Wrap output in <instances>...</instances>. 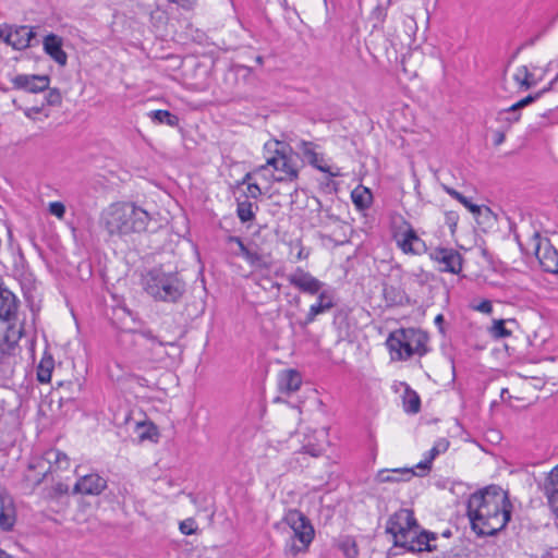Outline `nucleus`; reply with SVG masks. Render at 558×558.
<instances>
[{
    "label": "nucleus",
    "instance_id": "1",
    "mask_svg": "<svg viewBox=\"0 0 558 558\" xmlns=\"http://www.w3.org/2000/svg\"><path fill=\"white\" fill-rule=\"evenodd\" d=\"M468 515L478 535L492 536L501 531L511 517L507 494L495 487L473 494L468 501Z\"/></svg>",
    "mask_w": 558,
    "mask_h": 558
},
{
    "label": "nucleus",
    "instance_id": "2",
    "mask_svg": "<svg viewBox=\"0 0 558 558\" xmlns=\"http://www.w3.org/2000/svg\"><path fill=\"white\" fill-rule=\"evenodd\" d=\"M386 532L391 534L396 547L404 549L403 554H420L424 553V549H430L428 536L433 535L421 531L411 509L401 508L392 513L387 521Z\"/></svg>",
    "mask_w": 558,
    "mask_h": 558
},
{
    "label": "nucleus",
    "instance_id": "3",
    "mask_svg": "<svg viewBox=\"0 0 558 558\" xmlns=\"http://www.w3.org/2000/svg\"><path fill=\"white\" fill-rule=\"evenodd\" d=\"M265 151L270 155L266 157L265 165H262L256 172L269 171L270 178L275 182L293 184V192H298L296 181L300 174V165L298 155L292 148L280 141H269L264 146Z\"/></svg>",
    "mask_w": 558,
    "mask_h": 558
},
{
    "label": "nucleus",
    "instance_id": "4",
    "mask_svg": "<svg viewBox=\"0 0 558 558\" xmlns=\"http://www.w3.org/2000/svg\"><path fill=\"white\" fill-rule=\"evenodd\" d=\"M149 220L148 213L133 203L112 204L102 215L108 233L119 236L145 231Z\"/></svg>",
    "mask_w": 558,
    "mask_h": 558
},
{
    "label": "nucleus",
    "instance_id": "5",
    "mask_svg": "<svg viewBox=\"0 0 558 558\" xmlns=\"http://www.w3.org/2000/svg\"><path fill=\"white\" fill-rule=\"evenodd\" d=\"M145 291L156 301L177 303L185 292V283L175 271L161 267L149 269L143 278Z\"/></svg>",
    "mask_w": 558,
    "mask_h": 558
},
{
    "label": "nucleus",
    "instance_id": "6",
    "mask_svg": "<svg viewBox=\"0 0 558 558\" xmlns=\"http://www.w3.org/2000/svg\"><path fill=\"white\" fill-rule=\"evenodd\" d=\"M428 336L415 328H400L389 333L386 344L393 361H405L414 354L427 353Z\"/></svg>",
    "mask_w": 558,
    "mask_h": 558
},
{
    "label": "nucleus",
    "instance_id": "7",
    "mask_svg": "<svg viewBox=\"0 0 558 558\" xmlns=\"http://www.w3.org/2000/svg\"><path fill=\"white\" fill-rule=\"evenodd\" d=\"M286 521L293 531L290 545L292 554L303 553L314 538V527L310 520L299 510L289 511L286 515Z\"/></svg>",
    "mask_w": 558,
    "mask_h": 558
},
{
    "label": "nucleus",
    "instance_id": "8",
    "mask_svg": "<svg viewBox=\"0 0 558 558\" xmlns=\"http://www.w3.org/2000/svg\"><path fill=\"white\" fill-rule=\"evenodd\" d=\"M70 468V458L62 451L50 448L46 450L40 457L34 459L29 464V470L37 472L39 476L36 482L39 484L48 475L58 474L59 472L66 471Z\"/></svg>",
    "mask_w": 558,
    "mask_h": 558
},
{
    "label": "nucleus",
    "instance_id": "9",
    "mask_svg": "<svg viewBox=\"0 0 558 558\" xmlns=\"http://www.w3.org/2000/svg\"><path fill=\"white\" fill-rule=\"evenodd\" d=\"M534 253L544 271L558 274V251L550 241L538 233L533 235Z\"/></svg>",
    "mask_w": 558,
    "mask_h": 558
},
{
    "label": "nucleus",
    "instance_id": "10",
    "mask_svg": "<svg viewBox=\"0 0 558 558\" xmlns=\"http://www.w3.org/2000/svg\"><path fill=\"white\" fill-rule=\"evenodd\" d=\"M429 256L440 265V271L459 274L462 270L463 258L454 248L436 247L430 252Z\"/></svg>",
    "mask_w": 558,
    "mask_h": 558
},
{
    "label": "nucleus",
    "instance_id": "11",
    "mask_svg": "<svg viewBox=\"0 0 558 558\" xmlns=\"http://www.w3.org/2000/svg\"><path fill=\"white\" fill-rule=\"evenodd\" d=\"M289 283L303 293L315 295L319 293L324 283L312 276L308 271L298 267L287 277Z\"/></svg>",
    "mask_w": 558,
    "mask_h": 558
},
{
    "label": "nucleus",
    "instance_id": "12",
    "mask_svg": "<svg viewBox=\"0 0 558 558\" xmlns=\"http://www.w3.org/2000/svg\"><path fill=\"white\" fill-rule=\"evenodd\" d=\"M11 82L14 89L37 94L48 89L50 77L48 75L19 74Z\"/></svg>",
    "mask_w": 558,
    "mask_h": 558
},
{
    "label": "nucleus",
    "instance_id": "13",
    "mask_svg": "<svg viewBox=\"0 0 558 558\" xmlns=\"http://www.w3.org/2000/svg\"><path fill=\"white\" fill-rule=\"evenodd\" d=\"M35 31L27 25L13 26L8 25V34L5 36V44L16 50H23L31 46V41L35 38Z\"/></svg>",
    "mask_w": 558,
    "mask_h": 558
},
{
    "label": "nucleus",
    "instance_id": "14",
    "mask_svg": "<svg viewBox=\"0 0 558 558\" xmlns=\"http://www.w3.org/2000/svg\"><path fill=\"white\" fill-rule=\"evenodd\" d=\"M303 156L307 159L308 163L317 170L327 173L330 178L341 175L340 169H332L324 163L323 156L316 153V145L312 142L301 141L298 145Z\"/></svg>",
    "mask_w": 558,
    "mask_h": 558
},
{
    "label": "nucleus",
    "instance_id": "15",
    "mask_svg": "<svg viewBox=\"0 0 558 558\" xmlns=\"http://www.w3.org/2000/svg\"><path fill=\"white\" fill-rule=\"evenodd\" d=\"M107 487V481L97 473L81 476L73 487L74 494L99 495Z\"/></svg>",
    "mask_w": 558,
    "mask_h": 558
},
{
    "label": "nucleus",
    "instance_id": "16",
    "mask_svg": "<svg viewBox=\"0 0 558 558\" xmlns=\"http://www.w3.org/2000/svg\"><path fill=\"white\" fill-rule=\"evenodd\" d=\"M62 38L52 33L48 34L43 41L44 51L60 66H64L68 62V54L62 49Z\"/></svg>",
    "mask_w": 558,
    "mask_h": 558
},
{
    "label": "nucleus",
    "instance_id": "17",
    "mask_svg": "<svg viewBox=\"0 0 558 558\" xmlns=\"http://www.w3.org/2000/svg\"><path fill=\"white\" fill-rule=\"evenodd\" d=\"M317 294V301L315 304L311 305L305 319L301 323L302 326L312 324L319 314H323L335 306L332 296L327 291H319Z\"/></svg>",
    "mask_w": 558,
    "mask_h": 558
},
{
    "label": "nucleus",
    "instance_id": "18",
    "mask_svg": "<svg viewBox=\"0 0 558 558\" xmlns=\"http://www.w3.org/2000/svg\"><path fill=\"white\" fill-rule=\"evenodd\" d=\"M17 302L15 295L7 288L0 286V319L11 322L15 318Z\"/></svg>",
    "mask_w": 558,
    "mask_h": 558
},
{
    "label": "nucleus",
    "instance_id": "19",
    "mask_svg": "<svg viewBox=\"0 0 558 558\" xmlns=\"http://www.w3.org/2000/svg\"><path fill=\"white\" fill-rule=\"evenodd\" d=\"M399 246L404 253L413 254H421L426 250L424 241L420 239L415 230L411 227L403 232L402 239L399 241Z\"/></svg>",
    "mask_w": 558,
    "mask_h": 558
},
{
    "label": "nucleus",
    "instance_id": "20",
    "mask_svg": "<svg viewBox=\"0 0 558 558\" xmlns=\"http://www.w3.org/2000/svg\"><path fill=\"white\" fill-rule=\"evenodd\" d=\"M415 475L414 470L411 468H401L392 470H380L376 474V481L378 483H396L402 481H409Z\"/></svg>",
    "mask_w": 558,
    "mask_h": 558
},
{
    "label": "nucleus",
    "instance_id": "21",
    "mask_svg": "<svg viewBox=\"0 0 558 558\" xmlns=\"http://www.w3.org/2000/svg\"><path fill=\"white\" fill-rule=\"evenodd\" d=\"M301 384V374L294 369H286L281 372L278 378L279 390L284 393H292L299 390Z\"/></svg>",
    "mask_w": 558,
    "mask_h": 558
},
{
    "label": "nucleus",
    "instance_id": "22",
    "mask_svg": "<svg viewBox=\"0 0 558 558\" xmlns=\"http://www.w3.org/2000/svg\"><path fill=\"white\" fill-rule=\"evenodd\" d=\"M16 521L15 508L12 501L0 499V527L3 531H10Z\"/></svg>",
    "mask_w": 558,
    "mask_h": 558
},
{
    "label": "nucleus",
    "instance_id": "23",
    "mask_svg": "<svg viewBox=\"0 0 558 558\" xmlns=\"http://www.w3.org/2000/svg\"><path fill=\"white\" fill-rule=\"evenodd\" d=\"M423 533L432 534L433 537L430 538V549H424V551L434 553V551H440L441 554H445L448 549V539L452 536V532L450 530L444 531L441 534H437L434 532L425 531L423 530Z\"/></svg>",
    "mask_w": 558,
    "mask_h": 558
},
{
    "label": "nucleus",
    "instance_id": "24",
    "mask_svg": "<svg viewBox=\"0 0 558 558\" xmlns=\"http://www.w3.org/2000/svg\"><path fill=\"white\" fill-rule=\"evenodd\" d=\"M403 408L407 413L416 414L421 409L420 396L409 386L405 387L403 397Z\"/></svg>",
    "mask_w": 558,
    "mask_h": 558
},
{
    "label": "nucleus",
    "instance_id": "25",
    "mask_svg": "<svg viewBox=\"0 0 558 558\" xmlns=\"http://www.w3.org/2000/svg\"><path fill=\"white\" fill-rule=\"evenodd\" d=\"M351 198L359 209H366L371 206L373 196L371 191L364 187L362 190H353L351 193Z\"/></svg>",
    "mask_w": 558,
    "mask_h": 558
},
{
    "label": "nucleus",
    "instance_id": "26",
    "mask_svg": "<svg viewBox=\"0 0 558 558\" xmlns=\"http://www.w3.org/2000/svg\"><path fill=\"white\" fill-rule=\"evenodd\" d=\"M337 546L345 558H355L359 555L356 542L351 536H341L337 541Z\"/></svg>",
    "mask_w": 558,
    "mask_h": 558
},
{
    "label": "nucleus",
    "instance_id": "27",
    "mask_svg": "<svg viewBox=\"0 0 558 558\" xmlns=\"http://www.w3.org/2000/svg\"><path fill=\"white\" fill-rule=\"evenodd\" d=\"M151 120L159 124H167L170 126H177L179 124V118L168 110H154L149 113Z\"/></svg>",
    "mask_w": 558,
    "mask_h": 558
},
{
    "label": "nucleus",
    "instance_id": "28",
    "mask_svg": "<svg viewBox=\"0 0 558 558\" xmlns=\"http://www.w3.org/2000/svg\"><path fill=\"white\" fill-rule=\"evenodd\" d=\"M53 371V360L43 359L37 367V379L40 383H49Z\"/></svg>",
    "mask_w": 558,
    "mask_h": 558
},
{
    "label": "nucleus",
    "instance_id": "29",
    "mask_svg": "<svg viewBox=\"0 0 558 558\" xmlns=\"http://www.w3.org/2000/svg\"><path fill=\"white\" fill-rule=\"evenodd\" d=\"M514 81L524 89H529L536 84L533 80V74L530 73L525 65L518 69L514 74Z\"/></svg>",
    "mask_w": 558,
    "mask_h": 558
},
{
    "label": "nucleus",
    "instance_id": "30",
    "mask_svg": "<svg viewBox=\"0 0 558 558\" xmlns=\"http://www.w3.org/2000/svg\"><path fill=\"white\" fill-rule=\"evenodd\" d=\"M558 81V74L556 75V77L549 83V86L544 88L543 90L534 94V95H527L526 97H524L523 99L519 100L518 102L513 104L511 106V110H521L522 108L531 105L532 102H534L536 99H538L545 92L549 90L553 85Z\"/></svg>",
    "mask_w": 558,
    "mask_h": 558
},
{
    "label": "nucleus",
    "instance_id": "31",
    "mask_svg": "<svg viewBox=\"0 0 558 558\" xmlns=\"http://www.w3.org/2000/svg\"><path fill=\"white\" fill-rule=\"evenodd\" d=\"M236 214L242 222L253 220L255 214L253 211V204L248 201H238Z\"/></svg>",
    "mask_w": 558,
    "mask_h": 558
},
{
    "label": "nucleus",
    "instance_id": "32",
    "mask_svg": "<svg viewBox=\"0 0 558 558\" xmlns=\"http://www.w3.org/2000/svg\"><path fill=\"white\" fill-rule=\"evenodd\" d=\"M505 319H495L493 322L492 327L489 328V333L495 339L508 338L511 336V331L506 328Z\"/></svg>",
    "mask_w": 558,
    "mask_h": 558
},
{
    "label": "nucleus",
    "instance_id": "33",
    "mask_svg": "<svg viewBox=\"0 0 558 558\" xmlns=\"http://www.w3.org/2000/svg\"><path fill=\"white\" fill-rule=\"evenodd\" d=\"M543 492L547 498V502H548L550 509L558 518V487L544 486Z\"/></svg>",
    "mask_w": 558,
    "mask_h": 558
},
{
    "label": "nucleus",
    "instance_id": "34",
    "mask_svg": "<svg viewBox=\"0 0 558 558\" xmlns=\"http://www.w3.org/2000/svg\"><path fill=\"white\" fill-rule=\"evenodd\" d=\"M498 121L507 122L509 125L520 120L519 110H511V106L507 109L500 110L497 117Z\"/></svg>",
    "mask_w": 558,
    "mask_h": 558
},
{
    "label": "nucleus",
    "instance_id": "35",
    "mask_svg": "<svg viewBox=\"0 0 558 558\" xmlns=\"http://www.w3.org/2000/svg\"><path fill=\"white\" fill-rule=\"evenodd\" d=\"M250 179L251 173H247L243 179L242 184H246V191L244 192V195L247 198L257 199L262 195V190L256 183H251Z\"/></svg>",
    "mask_w": 558,
    "mask_h": 558
},
{
    "label": "nucleus",
    "instance_id": "36",
    "mask_svg": "<svg viewBox=\"0 0 558 558\" xmlns=\"http://www.w3.org/2000/svg\"><path fill=\"white\" fill-rule=\"evenodd\" d=\"M244 258L250 263V265H252L253 267H256V268H265V269H268L269 268V264L263 258V256L260 254H258L257 252H253V251H250L245 256Z\"/></svg>",
    "mask_w": 558,
    "mask_h": 558
},
{
    "label": "nucleus",
    "instance_id": "37",
    "mask_svg": "<svg viewBox=\"0 0 558 558\" xmlns=\"http://www.w3.org/2000/svg\"><path fill=\"white\" fill-rule=\"evenodd\" d=\"M449 448V441L441 438L435 442L433 448L428 451V458L433 461L438 454L446 452Z\"/></svg>",
    "mask_w": 558,
    "mask_h": 558
},
{
    "label": "nucleus",
    "instance_id": "38",
    "mask_svg": "<svg viewBox=\"0 0 558 558\" xmlns=\"http://www.w3.org/2000/svg\"><path fill=\"white\" fill-rule=\"evenodd\" d=\"M179 529L182 534L191 535L196 533L198 526L193 518H189L180 522Z\"/></svg>",
    "mask_w": 558,
    "mask_h": 558
},
{
    "label": "nucleus",
    "instance_id": "39",
    "mask_svg": "<svg viewBox=\"0 0 558 558\" xmlns=\"http://www.w3.org/2000/svg\"><path fill=\"white\" fill-rule=\"evenodd\" d=\"M46 104L49 106H60L62 102V96L58 88H49L45 97Z\"/></svg>",
    "mask_w": 558,
    "mask_h": 558
},
{
    "label": "nucleus",
    "instance_id": "40",
    "mask_svg": "<svg viewBox=\"0 0 558 558\" xmlns=\"http://www.w3.org/2000/svg\"><path fill=\"white\" fill-rule=\"evenodd\" d=\"M459 221L457 211L450 210L445 214V223L449 227L451 233H454Z\"/></svg>",
    "mask_w": 558,
    "mask_h": 558
},
{
    "label": "nucleus",
    "instance_id": "41",
    "mask_svg": "<svg viewBox=\"0 0 558 558\" xmlns=\"http://www.w3.org/2000/svg\"><path fill=\"white\" fill-rule=\"evenodd\" d=\"M49 211L58 218H62L65 214V207L60 202H53L49 204Z\"/></svg>",
    "mask_w": 558,
    "mask_h": 558
},
{
    "label": "nucleus",
    "instance_id": "42",
    "mask_svg": "<svg viewBox=\"0 0 558 558\" xmlns=\"http://www.w3.org/2000/svg\"><path fill=\"white\" fill-rule=\"evenodd\" d=\"M229 243H235L239 246L240 254L244 257L251 250L243 243L241 238L235 235H230L228 238Z\"/></svg>",
    "mask_w": 558,
    "mask_h": 558
},
{
    "label": "nucleus",
    "instance_id": "43",
    "mask_svg": "<svg viewBox=\"0 0 558 558\" xmlns=\"http://www.w3.org/2000/svg\"><path fill=\"white\" fill-rule=\"evenodd\" d=\"M229 243H235L239 246L240 254L244 257L251 250L243 243L241 238L235 235H230L228 238Z\"/></svg>",
    "mask_w": 558,
    "mask_h": 558
},
{
    "label": "nucleus",
    "instance_id": "44",
    "mask_svg": "<svg viewBox=\"0 0 558 558\" xmlns=\"http://www.w3.org/2000/svg\"><path fill=\"white\" fill-rule=\"evenodd\" d=\"M169 2L175 3L183 10L190 11L193 10L196 5L198 0H168Z\"/></svg>",
    "mask_w": 558,
    "mask_h": 558
},
{
    "label": "nucleus",
    "instance_id": "45",
    "mask_svg": "<svg viewBox=\"0 0 558 558\" xmlns=\"http://www.w3.org/2000/svg\"><path fill=\"white\" fill-rule=\"evenodd\" d=\"M544 486L558 487V465L548 474Z\"/></svg>",
    "mask_w": 558,
    "mask_h": 558
},
{
    "label": "nucleus",
    "instance_id": "46",
    "mask_svg": "<svg viewBox=\"0 0 558 558\" xmlns=\"http://www.w3.org/2000/svg\"><path fill=\"white\" fill-rule=\"evenodd\" d=\"M305 453H308L311 454L312 457H319L322 456L324 449L322 446H316V445H305L303 447Z\"/></svg>",
    "mask_w": 558,
    "mask_h": 558
},
{
    "label": "nucleus",
    "instance_id": "47",
    "mask_svg": "<svg viewBox=\"0 0 558 558\" xmlns=\"http://www.w3.org/2000/svg\"><path fill=\"white\" fill-rule=\"evenodd\" d=\"M474 310L484 314H490L493 312V305L490 301L484 300L478 305L474 306Z\"/></svg>",
    "mask_w": 558,
    "mask_h": 558
},
{
    "label": "nucleus",
    "instance_id": "48",
    "mask_svg": "<svg viewBox=\"0 0 558 558\" xmlns=\"http://www.w3.org/2000/svg\"><path fill=\"white\" fill-rule=\"evenodd\" d=\"M52 490L54 495L61 496L69 493V485L65 483L58 482L53 487Z\"/></svg>",
    "mask_w": 558,
    "mask_h": 558
},
{
    "label": "nucleus",
    "instance_id": "49",
    "mask_svg": "<svg viewBox=\"0 0 558 558\" xmlns=\"http://www.w3.org/2000/svg\"><path fill=\"white\" fill-rule=\"evenodd\" d=\"M465 208H468L472 214L478 215L481 214V206L473 204L469 198L464 196V203H461Z\"/></svg>",
    "mask_w": 558,
    "mask_h": 558
},
{
    "label": "nucleus",
    "instance_id": "50",
    "mask_svg": "<svg viewBox=\"0 0 558 558\" xmlns=\"http://www.w3.org/2000/svg\"><path fill=\"white\" fill-rule=\"evenodd\" d=\"M141 335L146 338L147 340H150L153 342L157 341L159 343V345H166V344H173V342H163V341H159L157 340V337L153 335L151 330H142L141 331Z\"/></svg>",
    "mask_w": 558,
    "mask_h": 558
},
{
    "label": "nucleus",
    "instance_id": "51",
    "mask_svg": "<svg viewBox=\"0 0 558 558\" xmlns=\"http://www.w3.org/2000/svg\"><path fill=\"white\" fill-rule=\"evenodd\" d=\"M444 189L446 193L449 194L452 198L457 199L460 203H464V195H462L460 192L446 185L444 186Z\"/></svg>",
    "mask_w": 558,
    "mask_h": 558
},
{
    "label": "nucleus",
    "instance_id": "52",
    "mask_svg": "<svg viewBox=\"0 0 558 558\" xmlns=\"http://www.w3.org/2000/svg\"><path fill=\"white\" fill-rule=\"evenodd\" d=\"M432 462L433 461L427 457L425 460L417 463L416 468L423 470L424 472H428L432 469Z\"/></svg>",
    "mask_w": 558,
    "mask_h": 558
},
{
    "label": "nucleus",
    "instance_id": "53",
    "mask_svg": "<svg viewBox=\"0 0 558 558\" xmlns=\"http://www.w3.org/2000/svg\"><path fill=\"white\" fill-rule=\"evenodd\" d=\"M444 322H445V318H444V315L442 314H439L435 317V325L438 327L439 331L441 333H444Z\"/></svg>",
    "mask_w": 558,
    "mask_h": 558
},
{
    "label": "nucleus",
    "instance_id": "54",
    "mask_svg": "<svg viewBox=\"0 0 558 558\" xmlns=\"http://www.w3.org/2000/svg\"><path fill=\"white\" fill-rule=\"evenodd\" d=\"M328 178H329L328 181L324 184L325 189H328L329 191H335L336 192L337 191V184L333 181L330 180L331 178L329 175H328Z\"/></svg>",
    "mask_w": 558,
    "mask_h": 558
},
{
    "label": "nucleus",
    "instance_id": "55",
    "mask_svg": "<svg viewBox=\"0 0 558 558\" xmlns=\"http://www.w3.org/2000/svg\"><path fill=\"white\" fill-rule=\"evenodd\" d=\"M8 34V25H1L0 26V40H3L5 43V36Z\"/></svg>",
    "mask_w": 558,
    "mask_h": 558
},
{
    "label": "nucleus",
    "instance_id": "56",
    "mask_svg": "<svg viewBox=\"0 0 558 558\" xmlns=\"http://www.w3.org/2000/svg\"><path fill=\"white\" fill-rule=\"evenodd\" d=\"M505 141V134L501 132L496 133L495 145H500Z\"/></svg>",
    "mask_w": 558,
    "mask_h": 558
},
{
    "label": "nucleus",
    "instance_id": "57",
    "mask_svg": "<svg viewBox=\"0 0 558 558\" xmlns=\"http://www.w3.org/2000/svg\"><path fill=\"white\" fill-rule=\"evenodd\" d=\"M8 331H9V332H12V335H13V336H15V335H16V339H19V338L21 337V335H22L21 329H19V330H14V327H13V326H10Z\"/></svg>",
    "mask_w": 558,
    "mask_h": 558
},
{
    "label": "nucleus",
    "instance_id": "58",
    "mask_svg": "<svg viewBox=\"0 0 558 558\" xmlns=\"http://www.w3.org/2000/svg\"><path fill=\"white\" fill-rule=\"evenodd\" d=\"M0 558H12V557L0 549Z\"/></svg>",
    "mask_w": 558,
    "mask_h": 558
},
{
    "label": "nucleus",
    "instance_id": "59",
    "mask_svg": "<svg viewBox=\"0 0 558 558\" xmlns=\"http://www.w3.org/2000/svg\"><path fill=\"white\" fill-rule=\"evenodd\" d=\"M296 257H298V259H302L305 257V256H303V248L300 250Z\"/></svg>",
    "mask_w": 558,
    "mask_h": 558
},
{
    "label": "nucleus",
    "instance_id": "60",
    "mask_svg": "<svg viewBox=\"0 0 558 558\" xmlns=\"http://www.w3.org/2000/svg\"><path fill=\"white\" fill-rule=\"evenodd\" d=\"M272 287H275V288H277V289L279 290V289H280V283H278V282H274V283H272Z\"/></svg>",
    "mask_w": 558,
    "mask_h": 558
}]
</instances>
